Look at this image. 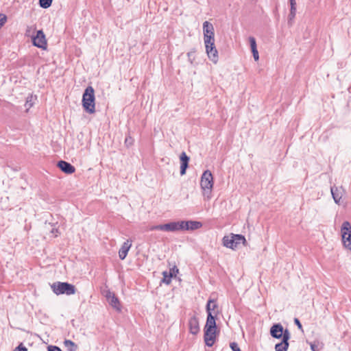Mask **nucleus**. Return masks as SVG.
<instances>
[{
  "instance_id": "22",
  "label": "nucleus",
  "mask_w": 351,
  "mask_h": 351,
  "mask_svg": "<svg viewBox=\"0 0 351 351\" xmlns=\"http://www.w3.org/2000/svg\"><path fill=\"white\" fill-rule=\"evenodd\" d=\"M217 308V304L216 302L214 300H209L208 301L207 305H206V311L208 313V315L209 313L213 314V311H215V308Z\"/></svg>"
},
{
  "instance_id": "41",
  "label": "nucleus",
  "mask_w": 351,
  "mask_h": 351,
  "mask_svg": "<svg viewBox=\"0 0 351 351\" xmlns=\"http://www.w3.org/2000/svg\"><path fill=\"white\" fill-rule=\"evenodd\" d=\"M56 232H58V230H56V231H54V230H52V232L53 233H56Z\"/></svg>"
},
{
  "instance_id": "15",
  "label": "nucleus",
  "mask_w": 351,
  "mask_h": 351,
  "mask_svg": "<svg viewBox=\"0 0 351 351\" xmlns=\"http://www.w3.org/2000/svg\"><path fill=\"white\" fill-rule=\"evenodd\" d=\"M131 247V240L128 239L123 243V245H121V248L119 250V257L121 260H124L125 258L128 253V251L130 250Z\"/></svg>"
},
{
  "instance_id": "18",
  "label": "nucleus",
  "mask_w": 351,
  "mask_h": 351,
  "mask_svg": "<svg viewBox=\"0 0 351 351\" xmlns=\"http://www.w3.org/2000/svg\"><path fill=\"white\" fill-rule=\"evenodd\" d=\"M215 317L212 313H209L207 317L204 330H216Z\"/></svg>"
},
{
  "instance_id": "10",
  "label": "nucleus",
  "mask_w": 351,
  "mask_h": 351,
  "mask_svg": "<svg viewBox=\"0 0 351 351\" xmlns=\"http://www.w3.org/2000/svg\"><path fill=\"white\" fill-rule=\"evenodd\" d=\"M285 330L281 324H274L270 328V335L275 339H284Z\"/></svg>"
},
{
  "instance_id": "29",
  "label": "nucleus",
  "mask_w": 351,
  "mask_h": 351,
  "mask_svg": "<svg viewBox=\"0 0 351 351\" xmlns=\"http://www.w3.org/2000/svg\"><path fill=\"white\" fill-rule=\"evenodd\" d=\"M180 161L181 162H189V157L187 156V155L186 154V153L184 152H183L180 156Z\"/></svg>"
},
{
  "instance_id": "35",
  "label": "nucleus",
  "mask_w": 351,
  "mask_h": 351,
  "mask_svg": "<svg viewBox=\"0 0 351 351\" xmlns=\"http://www.w3.org/2000/svg\"><path fill=\"white\" fill-rule=\"evenodd\" d=\"M252 54H253V57H254V59L255 61H258V59H259V55H258V51L257 49H256L255 51H252Z\"/></svg>"
},
{
  "instance_id": "36",
  "label": "nucleus",
  "mask_w": 351,
  "mask_h": 351,
  "mask_svg": "<svg viewBox=\"0 0 351 351\" xmlns=\"http://www.w3.org/2000/svg\"><path fill=\"white\" fill-rule=\"evenodd\" d=\"M294 323L296 324V326H298V328L301 330H302V326L300 322V320L298 319V318H295L294 319Z\"/></svg>"
},
{
  "instance_id": "6",
  "label": "nucleus",
  "mask_w": 351,
  "mask_h": 351,
  "mask_svg": "<svg viewBox=\"0 0 351 351\" xmlns=\"http://www.w3.org/2000/svg\"><path fill=\"white\" fill-rule=\"evenodd\" d=\"M206 52L208 58L214 63L216 64L219 60L218 51L215 45V39L204 40Z\"/></svg>"
},
{
  "instance_id": "19",
  "label": "nucleus",
  "mask_w": 351,
  "mask_h": 351,
  "mask_svg": "<svg viewBox=\"0 0 351 351\" xmlns=\"http://www.w3.org/2000/svg\"><path fill=\"white\" fill-rule=\"evenodd\" d=\"M202 227V223L200 221H186V230H195L201 228Z\"/></svg>"
},
{
  "instance_id": "33",
  "label": "nucleus",
  "mask_w": 351,
  "mask_h": 351,
  "mask_svg": "<svg viewBox=\"0 0 351 351\" xmlns=\"http://www.w3.org/2000/svg\"><path fill=\"white\" fill-rule=\"evenodd\" d=\"M230 348L232 350V351H241L238 344L235 342H232L230 343Z\"/></svg>"
},
{
  "instance_id": "43",
  "label": "nucleus",
  "mask_w": 351,
  "mask_h": 351,
  "mask_svg": "<svg viewBox=\"0 0 351 351\" xmlns=\"http://www.w3.org/2000/svg\"><path fill=\"white\" fill-rule=\"evenodd\" d=\"M56 232H58V230H56V231H54V230H52V232L53 233H56Z\"/></svg>"
},
{
  "instance_id": "30",
  "label": "nucleus",
  "mask_w": 351,
  "mask_h": 351,
  "mask_svg": "<svg viewBox=\"0 0 351 351\" xmlns=\"http://www.w3.org/2000/svg\"><path fill=\"white\" fill-rule=\"evenodd\" d=\"M187 56L189 58V61L190 62V63L193 64V61L195 60V51H189L187 53Z\"/></svg>"
},
{
  "instance_id": "39",
  "label": "nucleus",
  "mask_w": 351,
  "mask_h": 351,
  "mask_svg": "<svg viewBox=\"0 0 351 351\" xmlns=\"http://www.w3.org/2000/svg\"><path fill=\"white\" fill-rule=\"evenodd\" d=\"M310 346L312 351H319L317 350V346L315 343H311Z\"/></svg>"
},
{
  "instance_id": "21",
  "label": "nucleus",
  "mask_w": 351,
  "mask_h": 351,
  "mask_svg": "<svg viewBox=\"0 0 351 351\" xmlns=\"http://www.w3.org/2000/svg\"><path fill=\"white\" fill-rule=\"evenodd\" d=\"M64 345L69 351H76L77 350V346L71 340L65 339Z\"/></svg>"
},
{
  "instance_id": "23",
  "label": "nucleus",
  "mask_w": 351,
  "mask_h": 351,
  "mask_svg": "<svg viewBox=\"0 0 351 351\" xmlns=\"http://www.w3.org/2000/svg\"><path fill=\"white\" fill-rule=\"evenodd\" d=\"M290 1V14H289V19L293 20L296 14V2L295 0H289Z\"/></svg>"
},
{
  "instance_id": "37",
  "label": "nucleus",
  "mask_w": 351,
  "mask_h": 351,
  "mask_svg": "<svg viewBox=\"0 0 351 351\" xmlns=\"http://www.w3.org/2000/svg\"><path fill=\"white\" fill-rule=\"evenodd\" d=\"M35 31V27H28L27 28V30H26V32H25V34L27 36H29V34L32 32H34Z\"/></svg>"
},
{
  "instance_id": "9",
  "label": "nucleus",
  "mask_w": 351,
  "mask_h": 351,
  "mask_svg": "<svg viewBox=\"0 0 351 351\" xmlns=\"http://www.w3.org/2000/svg\"><path fill=\"white\" fill-rule=\"evenodd\" d=\"M105 297L109 304L117 311H121V306L119 299L115 296L114 293L110 291H107Z\"/></svg>"
},
{
  "instance_id": "40",
  "label": "nucleus",
  "mask_w": 351,
  "mask_h": 351,
  "mask_svg": "<svg viewBox=\"0 0 351 351\" xmlns=\"http://www.w3.org/2000/svg\"><path fill=\"white\" fill-rule=\"evenodd\" d=\"M173 271L178 272V269H177L176 267L173 268Z\"/></svg>"
},
{
  "instance_id": "34",
  "label": "nucleus",
  "mask_w": 351,
  "mask_h": 351,
  "mask_svg": "<svg viewBox=\"0 0 351 351\" xmlns=\"http://www.w3.org/2000/svg\"><path fill=\"white\" fill-rule=\"evenodd\" d=\"M48 351H62V350L57 347V346H49L48 347Z\"/></svg>"
},
{
  "instance_id": "4",
  "label": "nucleus",
  "mask_w": 351,
  "mask_h": 351,
  "mask_svg": "<svg viewBox=\"0 0 351 351\" xmlns=\"http://www.w3.org/2000/svg\"><path fill=\"white\" fill-rule=\"evenodd\" d=\"M51 288L53 293L58 295L62 294L73 295L76 291L75 286L68 282H56L51 285Z\"/></svg>"
},
{
  "instance_id": "27",
  "label": "nucleus",
  "mask_w": 351,
  "mask_h": 351,
  "mask_svg": "<svg viewBox=\"0 0 351 351\" xmlns=\"http://www.w3.org/2000/svg\"><path fill=\"white\" fill-rule=\"evenodd\" d=\"M178 231L181 230H186V221H178Z\"/></svg>"
},
{
  "instance_id": "7",
  "label": "nucleus",
  "mask_w": 351,
  "mask_h": 351,
  "mask_svg": "<svg viewBox=\"0 0 351 351\" xmlns=\"http://www.w3.org/2000/svg\"><path fill=\"white\" fill-rule=\"evenodd\" d=\"M33 45L38 48L46 49H47V40L43 30L37 31L36 35L32 37Z\"/></svg>"
},
{
  "instance_id": "1",
  "label": "nucleus",
  "mask_w": 351,
  "mask_h": 351,
  "mask_svg": "<svg viewBox=\"0 0 351 351\" xmlns=\"http://www.w3.org/2000/svg\"><path fill=\"white\" fill-rule=\"evenodd\" d=\"M95 90L91 86H88L82 95V106L84 110L89 114L95 112Z\"/></svg>"
},
{
  "instance_id": "17",
  "label": "nucleus",
  "mask_w": 351,
  "mask_h": 351,
  "mask_svg": "<svg viewBox=\"0 0 351 351\" xmlns=\"http://www.w3.org/2000/svg\"><path fill=\"white\" fill-rule=\"evenodd\" d=\"M330 191L335 202L339 204L343 196L342 187L338 188L337 186H332Z\"/></svg>"
},
{
  "instance_id": "5",
  "label": "nucleus",
  "mask_w": 351,
  "mask_h": 351,
  "mask_svg": "<svg viewBox=\"0 0 351 351\" xmlns=\"http://www.w3.org/2000/svg\"><path fill=\"white\" fill-rule=\"evenodd\" d=\"M341 239L345 248L351 251V224L346 221L341 228Z\"/></svg>"
},
{
  "instance_id": "26",
  "label": "nucleus",
  "mask_w": 351,
  "mask_h": 351,
  "mask_svg": "<svg viewBox=\"0 0 351 351\" xmlns=\"http://www.w3.org/2000/svg\"><path fill=\"white\" fill-rule=\"evenodd\" d=\"M249 41L250 44L251 50L255 51L256 49H257L256 39L254 37L250 36L249 38Z\"/></svg>"
},
{
  "instance_id": "3",
  "label": "nucleus",
  "mask_w": 351,
  "mask_h": 351,
  "mask_svg": "<svg viewBox=\"0 0 351 351\" xmlns=\"http://www.w3.org/2000/svg\"><path fill=\"white\" fill-rule=\"evenodd\" d=\"M223 246L232 250H236L240 244L246 245V239L244 236L239 234H230L224 236L222 239Z\"/></svg>"
},
{
  "instance_id": "11",
  "label": "nucleus",
  "mask_w": 351,
  "mask_h": 351,
  "mask_svg": "<svg viewBox=\"0 0 351 351\" xmlns=\"http://www.w3.org/2000/svg\"><path fill=\"white\" fill-rule=\"evenodd\" d=\"M291 337L290 332L288 329H285V334L284 339L282 341L276 344L275 351H287L289 348V340Z\"/></svg>"
},
{
  "instance_id": "2",
  "label": "nucleus",
  "mask_w": 351,
  "mask_h": 351,
  "mask_svg": "<svg viewBox=\"0 0 351 351\" xmlns=\"http://www.w3.org/2000/svg\"><path fill=\"white\" fill-rule=\"evenodd\" d=\"M213 184V177L211 171L210 170L204 171L201 176L200 186L202 190L203 196L206 199L211 198Z\"/></svg>"
},
{
  "instance_id": "14",
  "label": "nucleus",
  "mask_w": 351,
  "mask_h": 351,
  "mask_svg": "<svg viewBox=\"0 0 351 351\" xmlns=\"http://www.w3.org/2000/svg\"><path fill=\"white\" fill-rule=\"evenodd\" d=\"M189 332L192 335H197L199 332V319L197 317V316L194 315L191 317L189 321Z\"/></svg>"
},
{
  "instance_id": "28",
  "label": "nucleus",
  "mask_w": 351,
  "mask_h": 351,
  "mask_svg": "<svg viewBox=\"0 0 351 351\" xmlns=\"http://www.w3.org/2000/svg\"><path fill=\"white\" fill-rule=\"evenodd\" d=\"M189 166V162H181L180 165V174L182 176L184 175L186 173V170Z\"/></svg>"
},
{
  "instance_id": "12",
  "label": "nucleus",
  "mask_w": 351,
  "mask_h": 351,
  "mask_svg": "<svg viewBox=\"0 0 351 351\" xmlns=\"http://www.w3.org/2000/svg\"><path fill=\"white\" fill-rule=\"evenodd\" d=\"M204 40L215 39L214 27L208 21H204L203 23Z\"/></svg>"
},
{
  "instance_id": "32",
  "label": "nucleus",
  "mask_w": 351,
  "mask_h": 351,
  "mask_svg": "<svg viewBox=\"0 0 351 351\" xmlns=\"http://www.w3.org/2000/svg\"><path fill=\"white\" fill-rule=\"evenodd\" d=\"M7 21V16L4 14H0V28Z\"/></svg>"
},
{
  "instance_id": "13",
  "label": "nucleus",
  "mask_w": 351,
  "mask_h": 351,
  "mask_svg": "<svg viewBox=\"0 0 351 351\" xmlns=\"http://www.w3.org/2000/svg\"><path fill=\"white\" fill-rule=\"evenodd\" d=\"M204 339L207 346H213L216 339V330H204Z\"/></svg>"
},
{
  "instance_id": "38",
  "label": "nucleus",
  "mask_w": 351,
  "mask_h": 351,
  "mask_svg": "<svg viewBox=\"0 0 351 351\" xmlns=\"http://www.w3.org/2000/svg\"><path fill=\"white\" fill-rule=\"evenodd\" d=\"M14 351H27V348L22 346V344L19 345Z\"/></svg>"
},
{
  "instance_id": "20",
  "label": "nucleus",
  "mask_w": 351,
  "mask_h": 351,
  "mask_svg": "<svg viewBox=\"0 0 351 351\" xmlns=\"http://www.w3.org/2000/svg\"><path fill=\"white\" fill-rule=\"evenodd\" d=\"M36 97L32 95H29L25 101V106L26 107V112H28L29 110L34 106V101L36 100Z\"/></svg>"
},
{
  "instance_id": "42",
  "label": "nucleus",
  "mask_w": 351,
  "mask_h": 351,
  "mask_svg": "<svg viewBox=\"0 0 351 351\" xmlns=\"http://www.w3.org/2000/svg\"><path fill=\"white\" fill-rule=\"evenodd\" d=\"M56 232H58V230H56V231H54V230H52V232L53 233H56Z\"/></svg>"
},
{
  "instance_id": "31",
  "label": "nucleus",
  "mask_w": 351,
  "mask_h": 351,
  "mask_svg": "<svg viewBox=\"0 0 351 351\" xmlns=\"http://www.w3.org/2000/svg\"><path fill=\"white\" fill-rule=\"evenodd\" d=\"M134 143V140L133 138L130 136H128L125 138V145L127 146V147H130Z\"/></svg>"
},
{
  "instance_id": "16",
  "label": "nucleus",
  "mask_w": 351,
  "mask_h": 351,
  "mask_svg": "<svg viewBox=\"0 0 351 351\" xmlns=\"http://www.w3.org/2000/svg\"><path fill=\"white\" fill-rule=\"evenodd\" d=\"M57 165L61 171L66 174H71L75 171V168L72 165L64 160L59 161Z\"/></svg>"
},
{
  "instance_id": "24",
  "label": "nucleus",
  "mask_w": 351,
  "mask_h": 351,
  "mask_svg": "<svg viewBox=\"0 0 351 351\" xmlns=\"http://www.w3.org/2000/svg\"><path fill=\"white\" fill-rule=\"evenodd\" d=\"M163 279L162 282L167 285H169L171 281V278L173 276V273L170 271L169 273L167 271L162 272Z\"/></svg>"
},
{
  "instance_id": "8",
  "label": "nucleus",
  "mask_w": 351,
  "mask_h": 351,
  "mask_svg": "<svg viewBox=\"0 0 351 351\" xmlns=\"http://www.w3.org/2000/svg\"><path fill=\"white\" fill-rule=\"evenodd\" d=\"M178 221H171L168 223L152 226L150 230H164L167 232L178 231Z\"/></svg>"
},
{
  "instance_id": "25",
  "label": "nucleus",
  "mask_w": 351,
  "mask_h": 351,
  "mask_svg": "<svg viewBox=\"0 0 351 351\" xmlns=\"http://www.w3.org/2000/svg\"><path fill=\"white\" fill-rule=\"evenodd\" d=\"M53 0H39V5L42 8L47 9L51 5Z\"/></svg>"
}]
</instances>
